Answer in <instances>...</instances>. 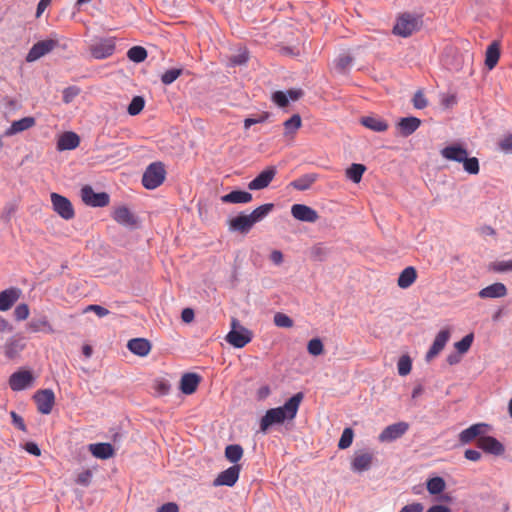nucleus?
<instances>
[{
    "instance_id": "obj_51",
    "label": "nucleus",
    "mask_w": 512,
    "mask_h": 512,
    "mask_svg": "<svg viewBox=\"0 0 512 512\" xmlns=\"http://www.w3.org/2000/svg\"><path fill=\"white\" fill-rule=\"evenodd\" d=\"M472 342L473 334H468L465 337H463L460 341L455 343V348L459 353L464 354L470 349Z\"/></svg>"
},
{
    "instance_id": "obj_45",
    "label": "nucleus",
    "mask_w": 512,
    "mask_h": 512,
    "mask_svg": "<svg viewBox=\"0 0 512 512\" xmlns=\"http://www.w3.org/2000/svg\"><path fill=\"white\" fill-rule=\"evenodd\" d=\"M182 74V69L173 68L165 71L161 76V81L165 85L172 84L180 75Z\"/></svg>"
},
{
    "instance_id": "obj_5",
    "label": "nucleus",
    "mask_w": 512,
    "mask_h": 512,
    "mask_svg": "<svg viewBox=\"0 0 512 512\" xmlns=\"http://www.w3.org/2000/svg\"><path fill=\"white\" fill-rule=\"evenodd\" d=\"M421 20L419 17L409 13L402 14L393 28L394 34L401 37H409L420 29Z\"/></svg>"
},
{
    "instance_id": "obj_43",
    "label": "nucleus",
    "mask_w": 512,
    "mask_h": 512,
    "mask_svg": "<svg viewBox=\"0 0 512 512\" xmlns=\"http://www.w3.org/2000/svg\"><path fill=\"white\" fill-rule=\"evenodd\" d=\"M352 61H353V59L350 55H347V54L340 55L335 60V69L339 73H345L350 68Z\"/></svg>"
},
{
    "instance_id": "obj_24",
    "label": "nucleus",
    "mask_w": 512,
    "mask_h": 512,
    "mask_svg": "<svg viewBox=\"0 0 512 512\" xmlns=\"http://www.w3.org/2000/svg\"><path fill=\"white\" fill-rule=\"evenodd\" d=\"M80 144V138L75 132H64L57 141L59 151L73 150Z\"/></svg>"
},
{
    "instance_id": "obj_22",
    "label": "nucleus",
    "mask_w": 512,
    "mask_h": 512,
    "mask_svg": "<svg viewBox=\"0 0 512 512\" xmlns=\"http://www.w3.org/2000/svg\"><path fill=\"white\" fill-rule=\"evenodd\" d=\"M21 291L18 288H9L0 292V311L9 310L19 299Z\"/></svg>"
},
{
    "instance_id": "obj_12",
    "label": "nucleus",
    "mask_w": 512,
    "mask_h": 512,
    "mask_svg": "<svg viewBox=\"0 0 512 512\" xmlns=\"http://www.w3.org/2000/svg\"><path fill=\"white\" fill-rule=\"evenodd\" d=\"M409 428L408 423L398 422L387 426L378 436L380 442H392L403 436Z\"/></svg>"
},
{
    "instance_id": "obj_33",
    "label": "nucleus",
    "mask_w": 512,
    "mask_h": 512,
    "mask_svg": "<svg viewBox=\"0 0 512 512\" xmlns=\"http://www.w3.org/2000/svg\"><path fill=\"white\" fill-rule=\"evenodd\" d=\"M360 122L363 126L375 132H384L388 129L387 122L379 117H362Z\"/></svg>"
},
{
    "instance_id": "obj_10",
    "label": "nucleus",
    "mask_w": 512,
    "mask_h": 512,
    "mask_svg": "<svg viewBox=\"0 0 512 512\" xmlns=\"http://www.w3.org/2000/svg\"><path fill=\"white\" fill-rule=\"evenodd\" d=\"M35 378L29 370H19L9 377V386L13 391H22L33 385Z\"/></svg>"
},
{
    "instance_id": "obj_49",
    "label": "nucleus",
    "mask_w": 512,
    "mask_h": 512,
    "mask_svg": "<svg viewBox=\"0 0 512 512\" xmlns=\"http://www.w3.org/2000/svg\"><path fill=\"white\" fill-rule=\"evenodd\" d=\"M328 254V249L321 243L311 248V257L317 261H323Z\"/></svg>"
},
{
    "instance_id": "obj_26",
    "label": "nucleus",
    "mask_w": 512,
    "mask_h": 512,
    "mask_svg": "<svg viewBox=\"0 0 512 512\" xmlns=\"http://www.w3.org/2000/svg\"><path fill=\"white\" fill-rule=\"evenodd\" d=\"M478 295L482 299L502 298L507 295V288L503 283L497 282L481 289Z\"/></svg>"
},
{
    "instance_id": "obj_34",
    "label": "nucleus",
    "mask_w": 512,
    "mask_h": 512,
    "mask_svg": "<svg viewBox=\"0 0 512 512\" xmlns=\"http://www.w3.org/2000/svg\"><path fill=\"white\" fill-rule=\"evenodd\" d=\"M318 179V175L315 173H309L302 175L290 183V185L299 191L308 190Z\"/></svg>"
},
{
    "instance_id": "obj_48",
    "label": "nucleus",
    "mask_w": 512,
    "mask_h": 512,
    "mask_svg": "<svg viewBox=\"0 0 512 512\" xmlns=\"http://www.w3.org/2000/svg\"><path fill=\"white\" fill-rule=\"evenodd\" d=\"M274 324L281 328H291L293 320L288 315L278 312L274 315Z\"/></svg>"
},
{
    "instance_id": "obj_7",
    "label": "nucleus",
    "mask_w": 512,
    "mask_h": 512,
    "mask_svg": "<svg viewBox=\"0 0 512 512\" xmlns=\"http://www.w3.org/2000/svg\"><path fill=\"white\" fill-rule=\"evenodd\" d=\"M58 45L59 40L56 37L38 41L29 50L26 56V61L34 62L53 51Z\"/></svg>"
},
{
    "instance_id": "obj_37",
    "label": "nucleus",
    "mask_w": 512,
    "mask_h": 512,
    "mask_svg": "<svg viewBox=\"0 0 512 512\" xmlns=\"http://www.w3.org/2000/svg\"><path fill=\"white\" fill-rule=\"evenodd\" d=\"M428 492L431 495H438L442 493L446 488V483L442 477H433L428 479L426 483Z\"/></svg>"
},
{
    "instance_id": "obj_16",
    "label": "nucleus",
    "mask_w": 512,
    "mask_h": 512,
    "mask_svg": "<svg viewBox=\"0 0 512 512\" xmlns=\"http://www.w3.org/2000/svg\"><path fill=\"white\" fill-rule=\"evenodd\" d=\"M477 446L486 453L496 456L502 455L505 448L496 438L492 436H481L477 440Z\"/></svg>"
},
{
    "instance_id": "obj_64",
    "label": "nucleus",
    "mask_w": 512,
    "mask_h": 512,
    "mask_svg": "<svg viewBox=\"0 0 512 512\" xmlns=\"http://www.w3.org/2000/svg\"><path fill=\"white\" fill-rule=\"evenodd\" d=\"M424 509V506L421 503H413L404 506L400 512H422Z\"/></svg>"
},
{
    "instance_id": "obj_17",
    "label": "nucleus",
    "mask_w": 512,
    "mask_h": 512,
    "mask_svg": "<svg viewBox=\"0 0 512 512\" xmlns=\"http://www.w3.org/2000/svg\"><path fill=\"white\" fill-rule=\"evenodd\" d=\"M115 45L111 39L101 40L90 47L92 56L96 59H105L114 53Z\"/></svg>"
},
{
    "instance_id": "obj_11",
    "label": "nucleus",
    "mask_w": 512,
    "mask_h": 512,
    "mask_svg": "<svg viewBox=\"0 0 512 512\" xmlns=\"http://www.w3.org/2000/svg\"><path fill=\"white\" fill-rule=\"evenodd\" d=\"M33 399L37 405V410L41 414H49L55 404V394L51 389L38 390Z\"/></svg>"
},
{
    "instance_id": "obj_27",
    "label": "nucleus",
    "mask_w": 512,
    "mask_h": 512,
    "mask_svg": "<svg viewBox=\"0 0 512 512\" xmlns=\"http://www.w3.org/2000/svg\"><path fill=\"white\" fill-rule=\"evenodd\" d=\"M36 121L34 117H24L20 120L13 121L11 126L5 131L6 136H12L32 128Z\"/></svg>"
},
{
    "instance_id": "obj_60",
    "label": "nucleus",
    "mask_w": 512,
    "mask_h": 512,
    "mask_svg": "<svg viewBox=\"0 0 512 512\" xmlns=\"http://www.w3.org/2000/svg\"><path fill=\"white\" fill-rule=\"evenodd\" d=\"M492 269L497 272L512 270V260L493 263Z\"/></svg>"
},
{
    "instance_id": "obj_15",
    "label": "nucleus",
    "mask_w": 512,
    "mask_h": 512,
    "mask_svg": "<svg viewBox=\"0 0 512 512\" xmlns=\"http://www.w3.org/2000/svg\"><path fill=\"white\" fill-rule=\"evenodd\" d=\"M277 173L276 167L269 166L264 169L256 178L249 182L250 190H261L269 186Z\"/></svg>"
},
{
    "instance_id": "obj_19",
    "label": "nucleus",
    "mask_w": 512,
    "mask_h": 512,
    "mask_svg": "<svg viewBox=\"0 0 512 512\" xmlns=\"http://www.w3.org/2000/svg\"><path fill=\"white\" fill-rule=\"evenodd\" d=\"M112 217L118 224L123 226L133 227L137 224L136 217L126 206L115 208Z\"/></svg>"
},
{
    "instance_id": "obj_8",
    "label": "nucleus",
    "mask_w": 512,
    "mask_h": 512,
    "mask_svg": "<svg viewBox=\"0 0 512 512\" xmlns=\"http://www.w3.org/2000/svg\"><path fill=\"white\" fill-rule=\"evenodd\" d=\"M81 199L86 205L91 207H105L110 202V197L106 192L96 193L89 185L82 187Z\"/></svg>"
},
{
    "instance_id": "obj_41",
    "label": "nucleus",
    "mask_w": 512,
    "mask_h": 512,
    "mask_svg": "<svg viewBox=\"0 0 512 512\" xmlns=\"http://www.w3.org/2000/svg\"><path fill=\"white\" fill-rule=\"evenodd\" d=\"M127 57L135 63H141L147 58V51L142 46H133L128 50Z\"/></svg>"
},
{
    "instance_id": "obj_20",
    "label": "nucleus",
    "mask_w": 512,
    "mask_h": 512,
    "mask_svg": "<svg viewBox=\"0 0 512 512\" xmlns=\"http://www.w3.org/2000/svg\"><path fill=\"white\" fill-rule=\"evenodd\" d=\"M254 222L250 215L240 214L229 221V229L242 234L248 233L253 227Z\"/></svg>"
},
{
    "instance_id": "obj_25",
    "label": "nucleus",
    "mask_w": 512,
    "mask_h": 512,
    "mask_svg": "<svg viewBox=\"0 0 512 512\" xmlns=\"http://www.w3.org/2000/svg\"><path fill=\"white\" fill-rule=\"evenodd\" d=\"M486 424L478 423L471 425L467 429L463 430L459 434V441L462 444H468L475 440L477 437H481V435L485 432Z\"/></svg>"
},
{
    "instance_id": "obj_23",
    "label": "nucleus",
    "mask_w": 512,
    "mask_h": 512,
    "mask_svg": "<svg viewBox=\"0 0 512 512\" xmlns=\"http://www.w3.org/2000/svg\"><path fill=\"white\" fill-rule=\"evenodd\" d=\"M127 348L140 357L147 356L151 351V344L145 338H134L128 341Z\"/></svg>"
},
{
    "instance_id": "obj_39",
    "label": "nucleus",
    "mask_w": 512,
    "mask_h": 512,
    "mask_svg": "<svg viewBox=\"0 0 512 512\" xmlns=\"http://www.w3.org/2000/svg\"><path fill=\"white\" fill-rule=\"evenodd\" d=\"M274 208L272 203L263 204L254 209L249 215L254 224L265 218Z\"/></svg>"
},
{
    "instance_id": "obj_28",
    "label": "nucleus",
    "mask_w": 512,
    "mask_h": 512,
    "mask_svg": "<svg viewBox=\"0 0 512 512\" xmlns=\"http://www.w3.org/2000/svg\"><path fill=\"white\" fill-rule=\"evenodd\" d=\"M421 125V120L416 117H405L401 118L397 126L400 133L404 137H408L414 133Z\"/></svg>"
},
{
    "instance_id": "obj_55",
    "label": "nucleus",
    "mask_w": 512,
    "mask_h": 512,
    "mask_svg": "<svg viewBox=\"0 0 512 512\" xmlns=\"http://www.w3.org/2000/svg\"><path fill=\"white\" fill-rule=\"evenodd\" d=\"M413 105L416 109H423L427 106L428 102L422 91H417L413 97Z\"/></svg>"
},
{
    "instance_id": "obj_13",
    "label": "nucleus",
    "mask_w": 512,
    "mask_h": 512,
    "mask_svg": "<svg viewBox=\"0 0 512 512\" xmlns=\"http://www.w3.org/2000/svg\"><path fill=\"white\" fill-rule=\"evenodd\" d=\"M240 466L239 465H233L229 467L228 469L222 471L219 473V475L215 478L213 481V486H228L232 487L237 480L239 479L240 475Z\"/></svg>"
},
{
    "instance_id": "obj_53",
    "label": "nucleus",
    "mask_w": 512,
    "mask_h": 512,
    "mask_svg": "<svg viewBox=\"0 0 512 512\" xmlns=\"http://www.w3.org/2000/svg\"><path fill=\"white\" fill-rule=\"evenodd\" d=\"M80 93V89L75 86L67 87L63 90V102L68 104Z\"/></svg>"
},
{
    "instance_id": "obj_30",
    "label": "nucleus",
    "mask_w": 512,
    "mask_h": 512,
    "mask_svg": "<svg viewBox=\"0 0 512 512\" xmlns=\"http://www.w3.org/2000/svg\"><path fill=\"white\" fill-rule=\"evenodd\" d=\"M90 451L94 457L99 459H109L114 455V449L110 443L91 444Z\"/></svg>"
},
{
    "instance_id": "obj_50",
    "label": "nucleus",
    "mask_w": 512,
    "mask_h": 512,
    "mask_svg": "<svg viewBox=\"0 0 512 512\" xmlns=\"http://www.w3.org/2000/svg\"><path fill=\"white\" fill-rule=\"evenodd\" d=\"M398 373L401 376H405L410 373L412 368L411 359L409 356H402L397 364Z\"/></svg>"
},
{
    "instance_id": "obj_36",
    "label": "nucleus",
    "mask_w": 512,
    "mask_h": 512,
    "mask_svg": "<svg viewBox=\"0 0 512 512\" xmlns=\"http://www.w3.org/2000/svg\"><path fill=\"white\" fill-rule=\"evenodd\" d=\"M365 171L366 167L363 164L353 163L346 169L345 175L354 183H359Z\"/></svg>"
},
{
    "instance_id": "obj_1",
    "label": "nucleus",
    "mask_w": 512,
    "mask_h": 512,
    "mask_svg": "<svg viewBox=\"0 0 512 512\" xmlns=\"http://www.w3.org/2000/svg\"><path fill=\"white\" fill-rule=\"evenodd\" d=\"M303 399L301 392L293 395L283 406L267 410L260 421V430L266 432L274 424H281L285 420H293Z\"/></svg>"
},
{
    "instance_id": "obj_52",
    "label": "nucleus",
    "mask_w": 512,
    "mask_h": 512,
    "mask_svg": "<svg viewBox=\"0 0 512 512\" xmlns=\"http://www.w3.org/2000/svg\"><path fill=\"white\" fill-rule=\"evenodd\" d=\"M153 389L159 395H166L170 390V384L164 379H156L153 383Z\"/></svg>"
},
{
    "instance_id": "obj_32",
    "label": "nucleus",
    "mask_w": 512,
    "mask_h": 512,
    "mask_svg": "<svg viewBox=\"0 0 512 512\" xmlns=\"http://www.w3.org/2000/svg\"><path fill=\"white\" fill-rule=\"evenodd\" d=\"M500 58V47L497 42H492L485 53V65L489 70H492L498 63Z\"/></svg>"
},
{
    "instance_id": "obj_54",
    "label": "nucleus",
    "mask_w": 512,
    "mask_h": 512,
    "mask_svg": "<svg viewBox=\"0 0 512 512\" xmlns=\"http://www.w3.org/2000/svg\"><path fill=\"white\" fill-rule=\"evenodd\" d=\"M14 316L16 320L23 321L29 316V307L27 304H20L14 310Z\"/></svg>"
},
{
    "instance_id": "obj_6",
    "label": "nucleus",
    "mask_w": 512,
    "mask_h": 512,
    "mask_svg": "<svg viewBox=\"0 0 512 512\" xmlns=\"http://www.w3.org/2000/svg\"><path fill=\"white\" fill-rule=\"evenodd\" d=\"M52 208L64 220H71L75 216V211L71 201L58 193H51L50 195Z\"/></svg>"
},
{
    "instance_id": "obj_58",
    "label": "nucleus",
    "mask_w": 512,
    "mask_h": 512,
    "mask_svg": "<svg viewBox=\"0 0 512 512\" xmlns=\"http://www.w3.org/2000/svg\"><path fill=\"white\" fill-rule=\"evenodd\" d=\"M10 416L12 418V423L21 431L23 432H26L27 431V428H26V425L24 423V420L23 418L18 415L15 411H11L10 412Z\"/></svg>"
},
{
    "instance_id": "obj_31",
    "label": "nucleus",
    "mask_w": 512,
    "mask_h": 512,
    "mask_svg": "<svg viewBox=\"0 0 512 512\" xmlns=\"http://www.w3.org/2000/svg\"><path fill=\"white\" fill-rule=\"evenodd\" d=\"M224 203H249L252 201V194L246 191L234 190L221 197Z\"/></svg>"
},
{
    "instance_id": "obj_61",
    "label": "nucleus",
    "mask_w": 512,
    "mask_h": 512,
    "mask_svg": "<svg viewBox=\"0 0 512 512\" xmlns=\"http://www.w3.org/2000/svg\"><path fill=\"white\" fill-rule=\"evenodd\" d=\"M91 477V472L89 470H86L77 476L76 482L80 485L88 486L90 484Z\"/></svg>"
},
{
    "instance_id": "obj_57",
    "label": "nucleus",
    "mask_w": 512,
    "mask_h": 512,
    "mask_svg": "<svg viewBox=\"0 0 512 512\" xmlns=\"http://www.w3.org/2000/svg\"><path fill=\"white\" fill-rule=\"evenodd\" d=\"M272 99L279 107H285L288 105L287 94L282 91H276L273 94Z\"/></svg>"
},
{
    "instance_id": "obj_46",
    "label": "nucleus",
    "mask_w": 512,
    "mask_h": 512,
    "mask_svg": "<svg viewBox=\"0 0 512 512\" xmlns=\"http://www.w3.org/2000/svg\"><path fill=\"white\" fill-rule=\"evenodd\" d=\"M353 436V430L351 428H345L338 442V447L340 449L348 448L352 444Z\"/></svg>"
},
{
    "instance_id": "obj_29",
    "label": "nucleus",
    "mask_w": 512,
    "mask_h": 512,
    "mask_svg": "<svg viewBox=\"0 0 512 512\" xmlns=\"http://www.w3.org/2000/svg\"><path fill=\"white\" fill-rule=\"evenodd\" d=\"M417 279V271L413 266L406 267L399 275L397 284L402 289L409 288Z\"/></svg>"
},
{
    "instance_id": "obj_14",
    "label": "nucleus",
    "mask_w": 512,
    "mask_h": 512,
    "mask_svg": "<svg viewBox=\"0 0 512 512\" xmlns=\"http://www.w3.org/2000/svg\"><path fill=\"white\" fill-rule=\"evenodd\" d=\"M291 214L296 220L308 223H314L319 218L317 211L305 204L292 205Z\"/></svg>"
},
{
    "instance_id": "obj_4",
    "label": "nucleus",
    "mask_w": 512,
    "mask_h": 512,
    "mask_svg": "<svg viewBox=\"0 0 512 512\" xmlns=\"http://www.w3.org/2000/svg\"><path fill=\"white\" fill-rule=\"evenodd\" d=\"M166 171L161 162L151 163L142 177V184L147 189L159 187L165 180Z\"/></svg>"
},
{
    "instance_id": "obj_42",
    "label": "nucleus",
    "mask_w": 512,
    "mask_h": 512,
    "mask_svg": "<svg viewBox=\"0 0 512 512\" xmlns=\"http://www.w3.org/2000/svg\"><path fill=\"white\" fill-rule=\"evenodd\" d=\"M145 106V100L142 96H135L133 97L132 101L130 102L127 112L131 116L138 115Z\"/></svg>"
},
{
    "instance_id": "obj_2",
    "label": "nucleus",
    "mask_w": 512,
    "mask_h": 512,
    "mask_svg": "<svg viewBox=\"0 0 512 512\" xmlns=\"http://www.w3.org/2000/svg\"><path fill=\"white\" fill-rule=\"evenodd\" d=\"M440 153L448 161L462 163L464 171L468 174L477 175L480 171L478 158L469 157L468 150L459 143H453L444 147Z\"/></svg>"
},
{
    "instance_id": "obj_44",
    "label": "nucleus",
    "mask_w": 512,
    "mask_h": 512,
    "mask_svg": "<svg viewBox=\"0 0 512 512\" xmlns=\"http://www.w3.org/2000/svg\"><path fill=\"white\" fill-rule=\"evenodd\" d=\"M301 124V117L298 114H294L284 122L285 134L295 133L301 127Z\"/></svg>"
},
{
    "instance_id": "obj_40",
    "label": "nucleus",
    "mask_w": 512,
    "mask_h": 512,
    "mask_svg": "<svg viewBox=\"0 0 512 512\" xmlns=\"http://www.w3.org/2000/svg\"><path fill=\"white\" fill-rule=\"evenodd\" d=\"M243 456V448L238 444L228 445L225 448V457L232 463H237Z\"/></svg>"
},
{
    "instance_id": "obj_62",
    "label": "nucleus",
    "mask_w": 512,
    "mask_h": 512,
    "mask_svg": "<svg viewBox=\"0 0 512 512\" xmlns=\"http://www.w3.org/2000/svg\"><path fill=\"white\" fill-rule=\"evenodd\" d=\"M267 118H268V114L267 113L259 116L258 118H246L244 120V127H245V129H248V128H250L254 124L264 122Z\"/></svg>"
},
{
    "instance_id": "obj_56",
    "label": "nucleus",
    "mask_w": 512,
    "mask_h": 512,
    "mask_svg": "<svg viewBox=\"0 0 512 512\" xmlns=\"http://www.w3.org/2000/svg\"><path fill=\"white\" fill-rule=\"evenodd\" d=\"M84 312H94L98 317H105L109 314V310L97 304L88 305Z\"/></svg>"
},
{
    "instance_id": "obj_18",
    "label": "nucleus",
    "mask_w": 512,
    "mask_h": 512,
    "mask_svg": "<svg viewBox=\"0 0 512 512\" xmlns=\"http://www.w3.org/2000/svg\"><path fill=\"white\" fill-rule=\"evenodd\" d=\"M450 338V332L448 330H441L435 337L432 346L426 354L428 361L435 358L445 347L446 343Z\"/></svg>"
},
{
    "instance_id": "obj_47",
    "label": "nucleus",
    "mask_w": 512,
    "mask_h": 512,
    "mask_svg": "<svg viewBox=\"0 0 512 512\" xmlns=\"http://www.w3.org/2000/svg\"><path fill=\"white\" fill-rule=\"evenodd\" d=\"M308 352L313 356L321 355L324 351V346L319 338L311 339L307 345Z\"/></svg>"
},
{
    "instance_id": "obj_38",
    "label": "nucleus",
    "mask_w": 512,
    "mask_h": 512,
    "mask_svg": "<svg viewBox=\"0 0 512 512\" xmlns=\"http://www.w3.org/2000/svg\"><path fill=\"white\" fill-rule=\"evenodd\" d=\"M23 348L24 344H22L19 340L10 339L5 344L4 353L6 357L13 359L23 350Z\"/></svg>"
},
{
    "instance_id": "obj_9",
    "label": "nucleus",
    "mask_w": 512,
    "mask_h": 512,
    "mask_svg": "<svg viewBox=\"0 0 512 512\" xmlns=\"http://www.w3.org/2000/svg\"><path fill=\"white\" fill-rule=\"evenodd\" d=\"M374 453L369 450H358L354 453L351 460V469L354 472L362 473L368 471L374 462Z\"/></svg>"
},
{
    "instance_id": "obj_35",
    "label": "nucleus",
    "mask_w": 512,
    "mask_h": 512,
    "mask_svg": "<svg viewBox=\"0 0 512 512\" xmlns=\"http://www.w3.org/2000/svg\"><path fill=\"white\" fill-rule=\"evenodd\" d=\"M28 328L32 332H46V333H50V334L54 333V329L46 317H41L39 319H32L28 323Z\"/></svg>"
},
{
    "instance_id": "obj_21",
    "label": "nucleus",
    "mask_w": 512,
    "mask_h": 512,
    "mask_svg": "<svg viewBox=\"0 0 512 512\" xmlns=\"http://www.w3.org/2000/svg\"><path fill=\"white\" fill-rule=\"evenodd\" d=\"M201 381V377L196 373H186L181 377L180 390L183 394H193Z\"/></svg>"
},
{
    "instance_id": "obj_3",
    "label": "nucleus",
    "mask_w": 512,
    "mask_h": 512,
    "mask_svg": "<svg viewBox=\"0 0 512 512\" xmlns=\"http://www.w3.org/2000/svg\"><path fill=\"white\" fill-rule=\"evenodd\" d=\"M252 340V332L240 325L236 318L231 320V331L226 336V341L236 348H243Z\"/></svg>"
},
{
    "instance_id": "obj_63",
    "label": "nucleus",
    "mask_w": 512,
    "mask_h": 512,
    "mask_svg": "<svg viewBox=\"0 0 512 512\" xmlns=\"http://www.w3.org/2000/svg\"><path fill=\"white\" fill-rule=\"evenodd\" d=\"M157 512H179V507L174 502H168L160 506Z\"/></svg>"
},
{
    "instance_id": "obj_59",
    "label": "nucleus",
    "mask_w": 512,
    "mask_h": 512,
    "mask_svg": "<svg viewBox=\"0 0 512 512\" xmlns=\"http://www.w3.org/2000/svg\"><path fill=\"white\" fill-rule=\"evenodd\" d=\"M499 147L502 151L512 153V133L505 136L500 142Z\"/></svg>"
}]
</instances>
